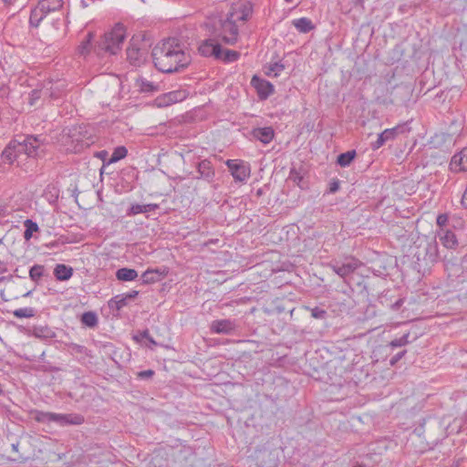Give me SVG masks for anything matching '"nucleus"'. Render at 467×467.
<instances>
[{"label": "nucleus", "instance_id": "nucleus-1", "mask_svg": "<svg viewBox=\"0 0 467 467\" xmlns=\"http://www.w3.org/2000/svg\"><path fill=\"white\" fill-rule=\"evenodd\" d=\"M155 67L163 73L179 72L191 63V56L178 39L169 38L156 46L151 53Z\"/></svg>", "mask_w": 467, "mask_h": 467}, {"label": "nucleus", "instance_id": "nucleus-2", "mask_svg": "<svg viewBox=\"0 0 467 467\" xmlns=\"http://www.w3.org/2000/svg\"><path fill=\"white\" fill-rule=\"evenodd\" d=\"M43 146L44 139L41 136L29 135L15 139L5 148L2 160L5 163L13 164L22 154L36 158L43 151Z\"/></svg>", "mask_w": 467, "mask_h": 467}, {"label": "nucleus", "instance_id": "nucleus-3", "mask_svg": "<svg viewBox=\"0 0 467 467\" xmlns=\"http://www.w3.org/2000/svg\"><path fill=\"white\" fill-rule=\"evenodd\" d=\"M86 126H73L63 130L59 141L67 152L78 153L83 150L87 145Z\"/></svg>", "mask_w": 467, "mask_h": 467}, {"label": "nucleus", "instance_id": "nucleus-4", "mask_svg": "<svg viewBox=\"0 0 467 467\" xmlns=\"http://www.w3.org/2000/svg\"><path fill=\"white\" fill-rule=\"evenodd\" d=\"M125 38L126 28L122 24L118 23L110 31L104 34L99 42V50L103 51L105 55H117L121 49Z\"/></svg>", "mask_w": 467, "mask_h": 467}, {"label": "nucleus", "instance_id": "nucleus-5", "mask_svg": "<svg viewBox=\"0 0 467 467\" xmlns=\"http://www.w3.org/2000/svg\"><path fill=\"white\" fill-rule=\"evenodd\" d=\"M34 419L40 423H55L57 426L64 427L67 425H79L84 422L83 416L76 413H56L49 411L35 410Z\"/></svg>", "mask_w": 467, "mask_h": 467}, {"label": "nucleus", "instance_id": "nucleus-6", "mask_svg": "<svg viewBox=\"0 0 467 467\" xmlns=\"http://www.w3.org/2000/svg\"><path fill=\"white\" fill-rule=\"evenodd\" d=\"M63 0H38L37 5L31 10L29 24L37 27L40 22L52 12L59 10L63 5Z\"/></svg>", "mask_w": 467, "mask_h": 467}, {"label": "nucleus", "instance_id": "nucleus-7", "mask_svg": "<svg viewBox=\"0 0 467 467\" xmlns=\"http://www.w3.org/2000/svg\"><path fill=\"white\" fill-rule=\"evenodd\" d=\"M239 35L236 21L228 16L227 18L222 22L221 32L219 37L227 45H234L236 43Z\"/></svg>", "mask_w": 467, "mask_h": 467}, {"label": "nucleus", "instance_id": "nucleus-8", "mask_svg": "<svg viewBox=\"0 0 467 467\" xmlns=\"http://www.w3.org/2000/svg\"><path fill=\"white\" fill-rule=\"evenodd\" d=\"M225 164L230 170L234 181L244 182L250 177V165L244 161L227 160Z\"/></svg>", "mask_w": 467, "mask_h": 467}, {"label": "nucleus", "instance_id": "nucleus-9", "mask_svg": "<svg viewBox=\"0 0 467 467\" xmlns=\"http://www.w3.org/2000/svg\"><path fill=\"white\" fill-rule=\"evenodd\" d=\"M361 262L354 257L347 258L342 264L332 263L330 267L332 270L343 279H346L353 274L360 265Z\"/></svg>", "mask_w": 467, "mask_h": 467}, {"label": "nucleus", "instance_id": "nucleus-10", "mask_svg": "<svg viewBox=\"0 0 467 467\" xmlns=\"http://www.w3.org/2000/svg\"><path fill=\"white\" fill-rule=\"evenodd\" d=\"M251 85L256 90L257 96L261 100L267 99L275 92V87L271 82L256 75L252 78Z\"/></svg>", "mask_w": 467, "mask_h": 467}, {"label": "nucleus", "instance_id": "nucleus-11", "mask_svg": "<svg viewBox=\"0 0 467 467\" xmlns=\"http://www.w3.org/2000/svg\"><path fill=\"white\" fill-rule=\"evenodd\" d=\"M198 51L202 57L217 59L220 58V55H222V47L217 40L208 38L200 44Z\"/></svg>", "mask_w": 467, "mask_h": 467}, {"label": "nucleus", "instance_id": "nucleus-12", "mask_svg": "<svg viewBox=\"0 0 467 467\" xmlns=\"http://www.w3.org/2000/svg\"><path fill=\"white\" fill-rule=\"evenodd\" d=\"M196 171L198 176L194 177L197 180H203L211 183L215 179V170L211 161L204 159L199 161L196 165Z\"/></svg>", "mask_w": 467, "mask_h": 467}, {"label": "nucleus", "instance_id": "nucleus-13", "mask_svg": "<svg viewBox=\"0 0 467 467\" xmlns=\"http://www.w3.org/2000/svg\"><path fill=\"white\" fill-rule=\"evenodd\" d=\"M237 327L236 322L231 319H219L212 322L210 329L214 334L231 335Z\"/></svg>", "mask_w": 467, "mask_h": 467}, {"label": "nucleus", "instance_id": "nucleus-14", "mask_svg": "<svg viewBox=\"0 0 467 467\" xmlns=\"http://www.w3.org/2000/svg\"><path fill=\"white\" fill-rule=\"evenodd\" d=\"M450 169L452 172L467 171V147L452 156Z\"/></svg>", "mask_w": 467, "mask_h": 467}, {"label": "nucleus", "instance_id": "nucleus-15", "mask_svg": "<svg viewBox=\"0 0 467 467\" xmlns=\"http://www.w3.org/2000/svg\"><path fill=\"white\" fill-rule=\"evenodd\" d=\"M147 53L140 47L130 46L127 48V60L134 67L141 66L146 60Z\"/></svg>", "mask_w": 467, "mask_h": 467}, {"label": "nucleus", "instance_id": "nucleus-16", "mask_svg": "<svg viewBox=\"0 0 467 467\" xmlns=\"http://www.w3.org/2000/svg\"><path fill=\"white\" fill-rule=\"evenodd\" d=\"M185 98L184 92L182 90L171 91L163 94L156 99L158 107H168L176 102L182 101Z\"/></svg>", "mask_w": 467, "mask_h": 467}, {"label": "nucleus", "instance_id": "nucleus-17", "mask_svg": "<svg viewBox=\"0 0 467 467\" xmlns=\"http://www.w3.org/2000/svg\"><path fill=\"white\" fill-rule=\"evenodd\" d=\"M138 294V291L132 290L126 294L118 295L109 300V306L110 308H116L117 310H120L121 308L126 306L130 301L136 298Z\"/></svg>", "mask_w": 467, "mask_h": 467}, {"label": "nucleus", "instance_id": "nucleus-18", "mask_svg": "<svg viewBox=\"0 0 467 467\" xmlns=\"http://www.w3.org/2000/svg\"><path fill=\"white\" fill-rule=\"evenodd\" d=\"M168 271L163 268H149L141 275V279L143 284H154L161 281L166 275Z\"/></svg>", "mask_w": 467, "mask_h": 467}, {"label": "nucleus", "instance_id": "nucleus-19", "mask_svg": "<svg viewBox=\"0 0 467 467\" xmlns=\"http://www.w3.org/2000/svg\"><path fill=\"white\" fill-rule=\"evenodd\" d=\"M252 13L253 5L251 3L247 2L234 8V10L229 16H231L236 22H245L251 17Z\"/></svg>", "mask_w": 467, "mask_h": 467}, {"label": "nucleus", "instance_id": "nucleus-20", "mask_svg": "<svg viewBox=\"0 0 467 467\" xmlns=\"http://www.w3.org/2000/svg\"><path fill=\"white\" fill-rule=\"evenodd\" d=\"M254 139L264 144L271 142L275 136V130L272 127L254 128L251 132Z\"/></svg>", "mask_w": 467, "mask_h": 467}, {"label": "nucleus", "instance_id": "nucleus-21", "mask_svg": "<svg viewBox=\"0 0 467 467\" xmlns=\"http://www.w3.org/2000/svg\"><path fill=\"white\" fill-rule=\"evenodd\" d=\"M440 241L442 245L449 249H455L458 246V240L455 234L452 231L446 230L441 231L439 234Z\"/></svg>", "mask_w": 467, "mask_h": 467}, {"label": "nucleus", "instance_id": "nucleus-22", "mask_svg": "<svg viewBox=\"0 0 467 467\" xmlns=\"http://www.w3.org/2000/svg\"><path fill=\"white\" fill-rule=\"evenodd\" d=\"M410 129L407 123L399 124L394 128L386 129L382 131L384 137L389 140H393L399 134L409 131Z\"/></svg>", "mask_w": 467, "mask_h": 467}, {"label": "nucleus", "instance_id": "nucleus-23", "mask_svg": "<svg viewBox=\"0 0 467 467\" xmlns=\"http://www.w3.org/2000/svg\"><path fill=\"white\" fill-rule=\"evenodd\" d=\"M159 208V204L157 203H149V204H132L128 212V215H136L139 213H146L152 211H155Z\"/></svg>", "mask_w": 467, "mask_h": 467}, {"label": "nucleus", "instance_id": "nucleus-24", "mask_svg": "<svg viewBox=\"0 0 467 467\" xmlns=\"http://www.w3.org/2000/svg\"><path fill=\"white\" fill-rule=\"evenodd\" d=\"M73 274V269L63 264L57 265L54 269V275L59 281L68 280Z\"/></svg>", "mask_w": 467, "mask_h": 467}, {"label": "nucleus", "instance_id": "nucleus-25", "mask_svg": "<svg viewBox=\"0 0 467 467\" xmlns=\"http://www.w3.org/2000/svg\"><path fill=\"white\" fill-rule=\"evenodd\" d=\"M116 277L119 281L130 282L138 277V272L132 268L123 267L117 270Z\"/></svg>", "mask_w": 467, "mask_h": 467}, {"label": "nucleus", "instance_id": "nucleus-26", "mask_svg": "<svg viewBox=\"0 0 467 467\" xmlns=\"http://www.w3.org/2000/svg\"><path fill=\"white\" fill-rule=\"evenodd\" d=\"M294 26L299 31L300 33H308L311 30L315 28L314 24L312 21L307 17H301L298 19L293 20Z\"/></svg>", "mask_w": 467, "mask_h": 467}, {"label": "nucleus", "instance_id": "nucleus-27", "mask_svg": "<svg viewBox=\"0 0 467 467\" xmlns=\"http://www.w3.org/2000/svg\"><path fill=\"white\" fill-rule=\"evenodd\" d=\"M357 153L356 150H348L344 153H340L337 156V163L341 167H348L355 159Z\"/></svg>", "mask_w": 467, "mask_h": 467}, {"label": "nucleus", "instance_id": "nucleus-28", "mask_svg": "<svg viewBox=\"0 0 467 467\" xmlns=\"http://www.w3.org/2000/svg\"><path fill=\"white\" fill-rule=\"evenodd\" d=\"M128 154V150L125 146L116 147L108 160L107 164H111L124 159Z\"/></svg>", "mask_w": 467, "mask_h": 467}, {"label": "nucleus", "instance_id": "nucleus-29", "mask_svg": "<svg viewBox=\"0 0 467 467\" xmlns=\"http://www.w3.org/2000/svg\"><path fill=\"white\" fill-rule=\"evenodd\" d=\"M240 57V53L234 50L230 49H222V55H220V58H217V60H221L224 63H232L234 61H237Z\"/></svg>", "mask_w": 467, "mask_h": 467}, {"label": "nucleus", "instance_id": "nucleus-30", "mask_svg": "<svg viewBox=\"0 0 467 467\" xmlns=\"http://www.w3.org/2000/svg\"><path fill=\"white\" fill-rule=\"evenodd\" d=\"M13 315L17 318H30L35 317L36 310L33 307H22L13 311Z\"/></svg>", "mask_w": 467, "mask_h": 467}, {"label": "nucleus", "instance_id": "nucleus-31", "mask_svg": "<svg viewBox=\"0 0 467 467\" xmlns=\"http://www.w3.org/2000/svg\"><path fill=\"white\" fill-rule=\"evenodd\" d=\"M285 69V65L282 62H275L268 66L265 74L268 77L275 78Z\"/></svg>", "mask_w": 467, "mask_h": 467}, {"label": "nucleus", "instance_id": "nucleus-32", "mask_svg": "<svg viewBox=\"0 0 467 467\" xmlns=\"http://www.w3.org/2000/svg\"><path fill=\"white\" fill-rule=\"evenodd\" d=\"M24 223L26 226V230L24 232V238L26 240H30L33 235V233L38 231V225L36 223L33 222L30 219L26 220Z\"/></svg>", "mask_w": 467, "mask_h": 467}, {"label": "nucleus", "instance_id": "nucleus-33", "mask_svg": "<svg viewBox=\"0 0 467 467\" xmlns=\"http://www.w3.org/2000/svg\"><path fill=\"white\" fill-rule=\"evenodd\" d=\"M44 265H34L29 269V277L31 280L37 282L44 275Z\"/></svg>", "mask_w": 467, "mask_h": 467}, {"label": "nucleus", "instance_id": "nucleus-34", "mask_svg": "<svg viewBox=\"0 0 467 467\" xmlns=\"http://www.w3.org/2000/svg\"><path fill=\"white\" fill-rule=\"evenodd\" d=\"M409 337H410V333H406L404 334L402 337H399V338H395L393 340H391L389 343V347L393 349V348H401V347H404L406 345H408L410 343V340H409Z\"/></svg>", "mask_w": 467, "mask_h": 467}, {"label": "nucleus", "instance_id": "nucleus-35", "mask_svg": "<svg viewBox=\"0 0 467 467\" xmlns=\"http://www.w3.org/2000/svg\"><path fill=\"white\" fill-rule=\"evenodd\" d=\"M306 310H308L310 312L311 317L315 319L324 320L327 317V312L325 309L318 307V306H315V307L306 306Z\"/></svg>", "mask_w": 467, "mask_h": 467}, {"label": "nucleus", "instance_id": "nucleus-36", "mask_svg": "<svg viewBox=\"0 0 467 467\" xmlns=\"http://www.w3.org/2000/svg\"><path fill=\"white\" fill-rule=\"evenodd\" d=\"M138 87L142 92H152L157 89V86L145 78L138 80Z\"/></svg>", "mask_w": 467, "mask_h": 467}, {"label": "nucleus", "instance_id": "nucleus-37", "mask_svg": "<svg viewBox=\"0 0 467 467\" xmlns=\"http://www.w3.org/2000/svg\"><path fill=\"white\" fill-rule=\"evenodd\" d=\"M426 254L429 256L431 262H436L438 259V245L437 243L428 244L426 248Z\"/></svg>", "mask_w": 467, "mask_h": 467}, {"label": "nucleus", "instance_id": "nucleus-38", "mask_svg": "<svg viewBox=\"0 0 467 467\" xmlns=\"http://www.w3.org/2000/svg\"><path fill=\"white\" fill-rule=\"evenodd\" d=\"M454 271L455 272L462 271V276H458L459 277L458 283L465 282V277H467V255H465L463 257L462 266H455Z\"/></svg>", "mask_w": 467, "mask_h": 467}, {"label": "nucleus", "instance_id": "nucleus-39", "mask_svg": "<svg viewBox=\"0 0 467 467\" xmlns=\"http://www.w3.org/2000/svg\"><path fill=\"white\" fill-rule=\"evenodd\" d=\"M289 179L295 182L300 188H303V185L301 184L303 177L295 169L291 170Z\"/></svg>", "mask_w": 467, "mask_h": 467}, {"label": "nucleus", "instance_id": "nucleus-40", "mask_svg": "<svg viewBox=\"0 0 467 467\" xmlns=\"http://www.w3.org/2000/svg\"><path fill=\"white\" fill-rule=\"evenodd\" d=\"M387 141L388 140L384 137V135L381 132L379 134L377 140L371 143V147L373 150H378L380 147H382Z\"/></svg>", "mask_w": 467, "mask_h": 467}, {"label": "nucleus", "instance_id": "nucleus-41", "mask_svg": "<svg viewBox=\"0 0 467 467\" xmlns=\"http://www.w3.org/2000/svg\"><path fill=\"white\" fill-rule=\"evenodd\" d=\"M407 350L406 349H403L400 352H398L397 354L393 355L390 359H389V364L391 366H394L396 365L403 357L404 355L406 354Z\"/></svg>", "mask_w": 467, "mask_h": 467}, {"label": "nucleus", "instance_id": "nucleus-42", "mask_svg": "<svg viewBox=\"0 0 467 467\" xmlns=\"http://www.w3.org/2000/svg\"><path fill=\"white\" fill-rule=\"evenodd\" d=\"M70 351H71L72 355H78V354L86 353V348L84 346L73 344L70 347Z\"/></svg>", "mask_w": 467, "mask_h": 467}, {"label": "nucleus", "instance_id": "nucleus-43", "mask_svg": "<svg viewBox=\"0 0 467 467\" xmlns=\"http://www.w3.org/2000/svg\"><path fill=\"white\" fill-rule=\"evenodd\" d=\"M79 53L86 57L88 52V36H84L78 47Z\"/></svg>", "mask_w": 467, "mask_h": 467}, {"label": "nucleus", "instance_id": "nucleus-44", "mask_svg": "<svg viewBox=\"0 0 467 467\" xmlns=\"http://www.w3.org/2000/svg\"><path fill=\"white\" fill-rule=\"evenodd\" d=\"M339 190V181L337 179H334L329 182V187L327 190L328 193H335Z\"/></svg>", "mask_w": 467, "mask_h": 467}, {"label": "nucleus", "instance_id": "nucleus-45", "mask_svg": "<svg viewBox=\"0 0 467 467\" xmlns=\"http://www.w3.org/2000/svg\"><path fill=\"white\" fill-rule=\"evenodd\" d=\"M94 157L98 158V159H100L102 161H103V165L107 164V157L109 155L108 151L103 150H99V151H96L94 152Z\"/></svg>", "mask_w": 467, "mask_h": 467}, {"label": "nucleus", "instance_id": "nucleus-46", "mask_svg": "<svg viewBox=\"0 0 467 467\" xmlns=\"http://www.w3.org/2000/svg\"><path fill=\"white\" fill-rule=\"evenodd\" d=\"M142 338H150V332L148 329H144L140 332H139L138 335L134 336L133 337V339L136 340L137 342H140Z\"/></svg>", "mask_w": 467, "mask_h": 467}, {"label": "nucleus", "instance_id": "nucleus-47", "mask_svg": "<svg viewBox=\"0 0 467 467\" xmlns=\"http://www.w3.org/2000/svg\"><path fill=\"white\" fill-rule=\"evenodd\" d=\"M154 375V371L152 369L142 370L138 373V377L141 379H150Z\"/></svg>", "mask_w": 467, "mask_h": 467}, {"label": "nucleus", "instance_id": "nucleus-48", "mask_svg": "<svg viewBox=\"0 0 467 467\" xmlns=\"http://www.w3.org/2000/svg\"><path fill=\"white\" fill-rule=\"evenodd\" d=\"M98 324V317L95 312L89 311V328L96 327Z\"/></svg>", "mask_w": 467, "mask_h": 467}, {"label": "nucleus", "instance_id": "nucleus-49", "mask_svg": "<svg viewBox=\"0 0 467 467\" xmlns=\"http://www.w3.org/2000/svg\"><path fill=\"white\" fill-rule=\"evenodd\" d=\"M448 222V217L446 214H439L437 216V224L439 226H444Z\"/></svg>", "mask_w": 467, "mask_h": 467}, {"label": "nucleus", "instance_id": "nucleus-50", "mask_svg": "<svg viewBox=\"0 0 467 467\" xmlns=\"http://www.w3.org/2000/svg\"><path fill=\"white\" fill-rule=\"evenodd\" d=\"M80 320H81V323H82L84 326H87V327H88V311H87V312L82 313Z\"/></svg>", "mask_w": 467, "mask_h": 467}, {"label": "nucleus", "instance_id": "nucleus-51", "mask_svg": "<svg viewBox=\"0 0 467 467\" xmlns=\"http://www.w3.org/2000/svg\"><path fill=\"white\" fill-rule=\"evenodd\" d=\"M6 94V88L4 85H0V98H4Z\"/></svg>", "mask_w": 467, "mask_h": 467}, {"label": "nucleus", "instance_id": "nucleus-52", "mask_svg": "<svg viewBox=\"0 0 467 467\" xmlns=\"http://www.w3.org/2000/svg\"><path fill=\"white\" fill-rule=\"evenodd\" d=\"M403 303V300L402 299H400L398 300L393 306H392V308L393 309H398Z\"/></svg>", "mask_w": 467, "mask_h": 467}, {"label": "nucleus", "instance_id": "nucleus-53", "mask_svg": "<svg viewBox=\"0 0 467 467\" xmlns=\"http://www.w3.org/2000/svg\"><path fill=\"white\" fill-rule=\"evenodd\" d=\"M396 102H397V101H396L395 99H389V100L384 99V100L382 101V103H383V104H385V105H388V104H394V103H396Z\"/></svg>", "mask_w": 467, "mask_h": 467}, {"label": "nucleus", "instance_id": "nucleus-54", "mask_svg": "<svg viewBox=\"0 0 467 467\" xmlns=\"http://www.w3.org/2000/svg\"><path fill=\"white\" fill-rule=\"evenodd\" d=\"M61 25H62V21L60 19H57L54 22V26H55L56 29H58Z\"/></svg>", "mask_w": 467, "mask_h": 467}, {"label": "nucleus", "instance_id": "nucleus-55", "mask_svg": "<svg viewBox=\"0 0 467 467\" xmlns=\"http://www.w3.org/2000/svg\"><path fill=\"white\" fill-rule=\"evenodd\" d=\"M147 340L152 345L157 346V342L153 339V337L150 335V338H147Z\"/></svg>", "mask_w": 467, "mask_h": 467}, {"label": "nucleus", "instance_id": "nucleus-56", "mask_svg": "<svg viewBox=\"0 0 467 467\" xmlns=\"http://www.w3.org/2000/svg\"><path fill=\"white\" fill-rule=\"evenodd\" d=\"M12 450L14 451H18V443H13L12 444Z\"/></svg>", "mask_w": 467, "mask_h": 467}, {"label": "nucleus", "instance_id": "nucleus-57", "mask_svg": "<svg viewBox=\"0 0 467 467\" xmlns=\"http://www.w3.org/2000/svg\"><path fill=\"white\" fill-rule=\"evenodd\" d=\"M31 293H32L31 291H28V292H26V293L24 295V296H25V297H26V296H30Z\"/></svg>", "mask_w": 467, "mask_h": 467}, {"label": "nucleus", "instance_id": "nucleus-58", "mask_svg": "<svg viewBox=\"0 0 467 467\" xmlns=\"http://www.w3.org/2000/svg\"><path fill=\"white\" fill-rule=\"evenodd\" d=\"M400 88L404 90L406 93H408L407 88L400 87Z\"/></svg>", "mask_w": 467, "mask_h": 467}, {"label": "nucleus", "instance_id": "nucleus-59", "mask_svg": "<svg viewBox=\"0 0 467 467\" xmlns=\"http://www.w3.org/2000/svg\"><path fill=\"white\" fill-rule=\"evenodd\" d=\"M81 5H82V6H83V7H85V6H86V5H85V1H84V0H81Z\"/></svg>", "mask_w": 467, "mask_h": 467}, {"label": "nucleus", "instance_id": "nucleus-60", "mask_svg": "<svg viewBox=\"0 0 467 467\" xmlns=\"http://www.w3.org/2000/svg\"><path fill=\"white\" fill-rule=\"evenodd\" d=\"M88 37H89V43H90V42H91V39H92V35H91V33H89Z\"/></svg>", "mask_w": 467, "mask_h": 467}, {"label": "nucleus", "instance_id": "nucleus-61", "mask_svg": "<svg viewBox=\"0 0 467 467\" xmlns=\"http://www.w3.org/2000/svg\"><path fill=\"white\" fill-rule=\"evenodd\" d=\"M91 454L89 453V459H88V462H92V459H91Z\"/></svg>", "mask_w": 467, "mask_h": 467}, {"label": "nucleus", "instance_id": "nucleus-62", "mask_svg": "<svg viewBox=\"0 0 467 467\" xmlns=\"http://www.w3.org/2000/svg\"><path fill=\"white\" fill-rule=\"evenodd\" d=\"M5 3H10L12 0H3Z\"/></svg>", "mask_w": 467, "mask_h": 467}, {"label": "nucleus", "instance_id": "nucleus-63", "mask_svg": "<svg viewBox=\"0 0 467 467\" xmlns=\"http://www.w3.org/2000/svg\"><path fill=\"white\" fill-rule=\"evenodd\" d=\"M286 3H291L293 0H285Z\"/></svg>", "mask_w": 467, "mask_h": 467}, {"label": "nucleus", "instance_id": "nucleus-64", "mask_svg": "<svg viewBox=\"0 0 467 467\" xmlns=\"http://www.w3.org/2000/svg\"><path fill=\"white\" fill-rule=\"evenodd\" d=\"M2 243H3V239L1 238V239H0V245L2 244Z\"/></svg>", "mask_w": 467, "mask_h": 467}]
</instances>
